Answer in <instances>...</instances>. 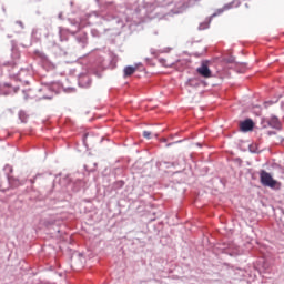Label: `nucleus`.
<instances>
[{"mask_svg":"<svg viewBox=\"0 0 284 284\" xmlns=\"http://www.w3.org/2000/svg\"><path fill=\"white\" fill-rule=\"evenodd\" d=\"M260 181L264 187H271V190H281V182L274 180L271 173L265 170L260 172Z\"/></svg>","mask_w":284,"mask_h":284,"instance_id":"obj_1","label":"nucleus"},{"mask_svg":"<svg viewBox=\"0 0 284 284\" xmlns=\"http://www.w3.org/2000/svg\"><path fill=\"white\" fill-rule=\"evenodd\" d=\"M196 72L204 79H210L212 77V71L207 67V62H202L201 67L197 68Z\"/></svg>","mask_w":284,"mask_h":284,"instance_id":"obj_2","label":"nucleus"},{"mask_svg":"<svg viewBox=\"0 0 284 284\" xmlns=\"http://www.w3.org/2000/svg\"><path fill=\"white\" fill-rule=\"evenodd\" d=\"M240 130L242 132H252L254 130V121L252 119H247L240 123Z\"/></svg>","mask_w":284,"mask_h":284,"instance_id":"obj_3","label":"nucleus"},{"mask_svg":"<svg viewBox=\"0 0 284 284\" xmlns=\"http://www.w3.org/2000/svg\"><path fill=\"white\" fill-rule=\"evenodd\" d=\"M268 125H271V128L278 129V128H281V121H278V118H276V116L271 118L268 121Z\"/></svg>","mask_w":284,"mask_h":284,"instance_id":"obj_4","label":"nucleus"},{"mask_svg":"<svg viewBox=\"0 0 284 284\" xmlns=\"http://www.w3.org/2000/svg\"><path fill=\"white\" fill-rule=\"evenodd\" d=\"M136 72V67H126L124 69V77H132V74H134Z\"/></svg>","mask_w":284,"mask_h":284,"instance_id":"obj_5","label":"nucleus"},{"mask_svg":"<svg viewBox=\"0 0 284 284\" xmlns=\"http://www.w3.org/2000/svg\"><path fill=\"white\" fill-rule=\"evenodd\" d=\"M143 136H144V139H151L152 133L150 131H144Z\"/></svg>","mask_w":284,"mask_h":284,"instance_id":"obj_6","label":"nucleus"},{"mask_svg":"<svg viewBox=\"0 0 284 284\" xmlns=\"http://www.w3.org/2000/svg\"><path fill=\"white\" fill-rule=\"evenodd\" d=\"M17 23L19 24L20 28H23V22L19 21Z\"/></svg>","mask_w":284,"mask_h":284,"instance_id":"obj_7","label":"nucleus"}]
</instances>
